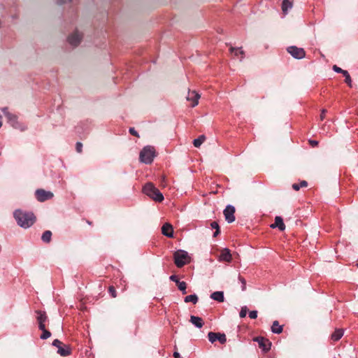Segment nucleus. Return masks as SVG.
I'll return each mask as SVG.
<instances>
[{
  "instance_id": "c756f323",
  "label": "nucleus",
  "mask_w": 358,
  "mask_h": 358,
  "mask_svg": "<svg viewBox=\"0 0 358 358\" xmlns=\"http://www.w3.org/2000/svg\"><path fill=\"white\" fill-rule=\"evenodd\" d=\"M345 78V83L350 86V87H352V80H351V78H350V74L348 73V72L346 71L345 72H343V74Z\"/></svg>"
},
{
  "instance_id": "f704fd0d",
  "label": "nucleus",
  "mask_w": 358,
  "mask_h": 358,
  "mask_svg": "<svg viewBox=\"0 0 358 358\" xmlns=\"http://www.w3.org/2000/svg\"><path fill=\"white\" fill-rule=\"evenodd\" d=\"M249 317L251 319H256L257 317V310H252L249 313Z\"/></svg>"
},
{
  "instance_id": "a211bd4d",
  "label": "nucleus",
  "mask_w": 358,
  "mask_h": 358,
  "mask_svg": "<svg viewBox=\"0 0 358 358\" xmlns=\"http://www.w3.org/2000/svg\"><path fill=\"white\" fill-rule=\"evenodd\" d=\"M3 113V115L6 116V117L7 118L8 121L11 124V125L13 127H16L15 124H16V116L15 115H13L11 113H10L8 110H7V108H3L2 110Z\"/></svg>"
},
{
  "instance_id": "ddd939ff",
  "label": "nucleus",
  "mask_w": 358,
  "mask_h": 358,
  "mask_svg": "<svg viewBox=\"0 0 358 358\" xmlns=\"http://www.w3.org/2000/svg\"><path fill=\"white\" fill-rule=\"evenodd\" d=\"M254 341L258 343L259 347L262 348L264 351L266 352L270 350L271 343L267 339L263 337H257Z\"/></svg>"
},
{
  "instance_id": "393cba45",
  "label": "nucleus",
  "mask_w": 358,
  "mask_h": 358,
  "mask_svg": "<svg viewBox=\"0 0 358 358\" xmlns=\"http://www.w3.org/2000/svg\"><path fill=\"white\" fill-rule=\"evenodd\" d=\"M205 139V136L201 135L199 138L194 140L193 144L196 148H199L204 142Z\"/></svg>"
},
{
  "instance_id": "f257e3e1",
  "label": "nucleus",
  "mask_w": 358,
  "mask_h": 358,
  "mask_svg": "<svg viewBox=\"0 0 358 358\" xmlns=\"http://www.w3.org/2000/svg\"><path fill=\"white\" fill-rule=\"evenodd\" d=\"M15 219L21 227L29 228L35 222V217L31 213L23 212L20 210H16L14 212Z\"/></svg>"
},
{
  "instance_id": "a878e982",
  "label": "nucleus",
  "mask_w": 358,
  "mask_h": 358,
  "mask_svg": "<svg viewBox=\"0 0 358 358\" xmlns=\"http://www.w3.org/2000/svg\"><path fill=\"white\" fill-rule=\"evenodd\" d=\"M230 51L231 53H234V56H236V57H238L239 56H241V58L243 57L244 52L240 48H234L231 47Z\"/></svg>"
},
{
  "instance_id": "f03ea898",
  "label": "nucleus",
  "mask_w": 358,
  "mask_h": 358,
  "mask_svg": "<svg viewBox=\"0 0 358 358\" xmlns=\"http://www.w3.org/2000/svg\"><path fill=\"white\" fill-rule=\"evenodd\" d=\"M143 190L147 196L155 201L161 202L164 200L163 194L150 182L145 184Z\"/></svg>"
},
{
  "instance_id": "79ce46f5",
  "label": "nucleus",
  "mask_w": 358,
  "mask_h": 358,
  "mask_svg": "<svg viewBox=\"0 0 358 358\" xmlns=\"http://www.w3.org/2000/svg\"><path fill=\"white\" fill-rule=\"evenodd\" d=\"M2 126V122H0V127Z\"/></svg>"
},
{
  "instance_id": "5701e85b",
  "label": "nucleus",
  "mask_w": 358,
  "mask_h": 358,
  "mask_svg": "<svg viewBox=\"0 0 358 358\" xmlns=\"http://www.w3.org/2000/svg\"><path fill=\"white\" fill-rule=\"evenodd\" d=\"M343 335V330L341 329H336L331 335V339L336 341H338Z\"/></svg>"
},
{
  "instance_id": "58836bf2",
  "label": "nucleus",
  "mask_w": 358,
  "mask_h": 358,
  "mask_svg": "<svg viewBox=\"0 0 358 358\" xmlns=\"http://www.w3.org/2000/svg\"><path fill=\"white\" fill-rule=\"evenodd\" d=\"M129 132H130V134H131L132 135H134V136H138V133L136 131V130L134 129V128H130V129H129Z\"/></svg>"
},
{
  "instance_id": "dca6fc26",
  "label": "nucleus",
  "mask_w": 358,
  "mask_h": 358,
  "mask_svg": "<svg viewBox=\"0 0 358 358\" xmlns=\"http://www.w3.org/2000/svg\"><path fill=\"white\" fill-rule=\"evenodd\" d=\"M219 260L222 262H230L231 261V255L228 248H224L220 253Z\"/></svg>"
},
{
  "instance_id": "412c9836",
  "label": "nucleus",
  "mask_w": 358,
  "mask_h": 358,
  "mask_svg": "<svg viewBox=\"0 0 358 358\" xmlns=\"http://www.w3.org/2000/svg\"><path fill=\"white\" fill-rule=\"evenodd\" d=\"M293 1L292 0H283L282 3V10L285 14L287 13L289 9L292 8Z\"/></svg>"
},
{
  "instance_id": "9d476101",
  "label": "nucleus",
  "mask_w": 358,
  "mask_h": 358,
  "mask_svg": "<svg viewBox=\"0 0 358 358\" xmlns=\"http://www.w3.org/2000/svg\"><path fill=\"white\" fill-rule=\"evenodd\" d=\"M82 38L83 34L78 31H75L69 36L68 41L71 45L76 47L79 45Z\"/></svg>"
},
{
  "instance_id": "4be33fe9",
  "label": "nucleus",
  "mask_w": 358,
  "mask_h": 358,
  "mask_svg": "<svg viewBox=\"0 0 358 358\" xmlns=\"http://www.w3.org/2000/svg\"><path fill=\"white\" fill-rule=\"evenodd\" d=\"M271 331L274 334H280L282 331V327L279 324L278 321H274L271 327Z\"/></svg>"
},
{
  "instance_id": "4468645a",
  "label": "nucleus",
  "mask_w": 358,
  "mask_h": 358,
  "mask_svg": "<svg viewBox=\"0 0 358 358\" xmlns=\"http://www.w3.org/2000/svg\"><path fill=\"white\" fill-rule=\"evenodd\" d=\"M36 313L38 314L37 320L38 322V327L40 329H44L45 322L47 320V316L45 312L41 310H36Z\"/></svg>"
},
{
  "instance_id": "20e7f679",
  "label": "nucleus",
  "mask_w": 358,
  "mask_h": 358,
  "mask_svg": "<svg viewBox=\"0 0 358 358\" xmlns=\"http://www.w3.org/2000/svg\"><path fill=\"white\" fill-rule=\"evenodd\" d=\"M188 253L184 250H178L174 253V262L177 267L181 268L189 262Z\"/></svg>"
},
{
  "instance_id": "bb28decb",
  "label": "nucleus",
  "mask_w": 358,
  "mask_h": 358,
  "mask_svg": "<svg viewBox=\"0 0 358 358\" xmlns=\"http://www.w3.org/2000/svg\"><path fill=\"white\" fill-rule=\"evenodd\" d=\"M308 185V183L306 180H302L299 184L298 183H294L292 185V188L296 190V191H298L300 189L301 187H307Z\"/></svg>"
},
{
  "instance_id": "72a5a7b5",
  "label": "nucleus",
  "mask_w": 358,
  "mask_h": 358,
  "mask_svg": "<svg viewBox=\"0 0 358 358\" xmlns=\"http://www.w3.org/2000/svg\"><path fill=\"white\" fill-rule=\"evenodd\" d=\"M333 70L336 72V73H341L342 74H343V72H345L346 71L345 70H343L342 69H341L340 67L337 66L336 65H334L333 66Z\"/></svg>"
},
{
  "instance_id": "2f4dec72",
  "label": "nucleus",
  "mask_w": 358,
  "mask_h": 358,
  "mask_svg": "<svg viewBox=\"0 0 358 358\" xmlns=\"http://www.w3.org/2000/svg\"><path fill=\"white\" fill-rule=\"evenodd\" d=\"M248 312V308L246 306H243L241 308V312H240V317H245L246 316Z\"/></svg>"
},
{
  "instance_id": "39448f33",
  "label": "nucleus",
  "mask_w": 358,
  "mask_h": 358,
  "mask_svg": "<svg viewBox=\"0 0 358 358\" xmlns=\"http://www.w3.org/2000/svg\"><path fill=\"white\" fill-rule=\"evenodd\" d=\"M52 345L57 348V353L62 357H67L71 354V348L70 345L63 344L58 339L53 341Z\"/></svg>"
},
{
  "instance_id": "f8f14e48",
  "label": "nucleus",
  "mask_w": 358,
  "mask_h": 358,
  "mask_svg": "<svg viewBox=\"0 0 358 358\" xmlns=\"http://www.w3.org/2000/svg\"><path fill=\"white\" fill-rule=\"evenodd\" d=\"M170 280L175 282L178 286V288L179 290L182 292L183 294H186V288H187V284L184 281H180L176 275H172L170 276Z\"/></svg>"
},
{
  "instance_id": "e433bc0d",
  "label": "nucleus",
  "mask_w": 358,
  "mask_h": 358,
  "mask_svg": "<svg viewBox=\"0 0 358 358\" xmlns=\"http://www.w3.org/2000/svg\"><path fill=\"white\" fill-rule=\"evenodd\" d=\"M327 113V110L322 109L320 114V120H323L325 117V115Z\"/></svg>"
},
{
  "instance_id": "7ed1b4c3",
  "label": "nucleus",
  "mask_w": 358,
  "mask_h": 358,
  "mask_svg": "<svg viewBox=\"0 0 358 358\" xmlns=\"http://www.w3.org/2000/svg\"><path fill=\"white\" fill-rule=\"evenodd\" d=\"M155 157V150L153 147L148 145L143 148L140 152V160L145 164H151Z\"/></svg>"
},
{
  "instance_id": "6ab92c4d",
  "label": "nucleus",
  "mask_w": 358,
  "mask_h": 358,
  "mask_svg": "<svg viewBox=\"0 0 358 358\" xmlns=\"http://www.w3.org/2000/svg\"><path fill=\"white\" fill-rule=\"evenodd\" d=\"M190 322L197 328H201L203 325V322L201 317L192 315L190 317Z\"/></svg>"
},
{
  "instance_id": "1a4fd4ad",
  "label": "nucleus",
  "mask_w": 358,
  "mask_h": 358,
  "mask_svg": "<svg viewBox=\"0 0 358 358\" xmlns=\"http://www.w3.org/2000/svg\"><path fill=\"white\" fill-rule=\"evenodd\" d=\"M288 52L296 59H302L305 57L306 53L303 48L296 46H291L287 49Z\"/></svg>"
},
{
  "instance_id": "423d86ee",
  "label": "nucleus",
  "mask_w": 358,
  "mask_h": 358,
  "mask_svg": "<svg viewBox=\"0 0 358 358\" xmlns=\"http://www.w3.org/2000/svg\"><path fill=\"white\" fill-rule=\"evenodd\" d=\"M36 197L38 201L43 202L53 197V193L40 189L36 191Z\"/></svg>"
},
{
  "instance_id": "6e6552de",
  "label": "nucleus",
  "mask_w": 358,
  "mask_h": 358,
  "mask_svg": "<svg viewBox=\"0 0 358 358\" xmlns=\"http://www.w3.org/2000/svg\"><path fill=\"white\" fill-rule=\"evenodd\" d=\"M208 337L209 341L212 343L216 341H219L222 344H224L227 341V338L224 334L209 332Z\"/></svg>"
},
{
  "instance_id": "9b49d317",
  "label": "nucleus",
  "mask_w": 358,
  "mask_h": 358,
  "mask_svg": "<svg viewBox=\"0 0 358 358\" xmlns=\"http://www.w3.org/2000/svg\"><path fill=\"white\" fill-rule=\"evenodd\" d=\"M188 101H191L192 107L196 106L199 103V99H200V94L196 91H189L188 92L187 96L186 97Z\"/></svg>"
},
{
  "instance_id": "ea45409f",
  "label": "nucleus",
  "mask_w": 358,
  "mask_h": 358,
  "mask_svg": "<svg viewBox=\"0 0 358 358\" xmlns=\"http://www.w3.org/2000/svg\"><path fill=\"white\" fill-rule=\"evenodd\" d=\"M309 143L313 147L317 146L318 145V142L315 140H310Z\"/></svg>"
},
{
  "instance_id": "37998d69",
  "label": "nucleus",
  "mask_w": 358,
  "mask_h": 358,
  "mask_svg": "<svg viewBox=\"0 0 358 358\" xmlns=\"http://www.w3.org/2000/svg\"><path fill=\"white\" fill-rule=\"evenodd\" d=\"M357 266H358V264H357Z\"/></svg>"
},
{
  "instance_id": "2eb2a0df",
  "label": "nucleus",
  "mask_w": 358,
  "mask_h": 358,
  "mask_svg": "<svg viewBox=\"0 0 358 358\" xmlns=\"http://www.w3.org/2000/svg\"><path fill=\"white\" fill-rule=\"evenodd\" d=\"M162 234L169 237L172 238L173 236V227L169 223H165L162 227Z\"/></svg>"
},
{
  "instance_id": "aec40b11",
  "label": "nucleus",
  "mask_w": 358,
  "mask_h": 358,
  "mask_svg": "<svg viewBox=\"0 0 358 358\" xmlns=\"http://www.w3.org/2000/svg\"><path fill=\"white\" fill-rule=\"evenodd\" d=\"M210 298L218 302H223L224 300V292L222 291L214 292L210 294Z\"/></svg>"
},
{
  "instance_id": "b1692460",
  "label": "nucleus",
  "mask_w": 358,
  "mask_h": 358,
  "mask_svg": "<svg viewBox=\"0 0 358 358\" xmlns=\"http://www.w3.org/2000/svg\"><path fill=\"white\" fill-rule=\"evenodd\" d=\"M184 301L185 303L192 302L194 304H196L198 301V296L196 294L188 295L185 297Z\"/></svg>"
},
{
  "instance_id": "4c0bfd02",
  "label": "nucleus",
  "mask_w": 358,
  "mask_h": 358,
  "mask_svg": "<svg viewBox=\"0 0 358 358\" xmlns=\"http://www.w3.org/2000/svg\"><path fill=\"white\" fill-rule=\"evenodd\" d=\"M210 226L213 229H219V225H218V223L216 222H213L211 224H210Z\"/></svg>"
},
{
  "instance_id": "7c9ffc66",
  "label": "nucleus",
  "mask_w": 358,
  "mask_h": 358,
  "mask_svg": "<svg viewBox=\"0 0 358 358\" xmlns=\"http://www.w3.org/2000/svg\"><path fill=\"white\" fill-rule=\"evenodd\" d=\"M238 280L241 282V289H242V291H245L246 289V281H245V280L243 277L239 275L238 276Z\"/></svg>"
},
{
  "instance_id": "a19ab883",
  "label": "nucleus",
  "mask_w": 358,
  "mask_h": 358,
  "mask_svg": "<svg viewBox=\"0 0 358 358\" xmlns=\"http://www.w3.org/2000/svg\"><path fill=\"white\" fill-rule=\"evenodd\" d=\"M219 234H220V228L215 229V233L213 234V237H216Z\"/></svg>"
},
{
  "instance_id": "c85d7f7f",
  "label": "nucleus",
  "mask_w": 358,
  "mask_h": 358,
  "mask_svg": "<svg viewBox=\"0 0 358 358\" xmlns=\"http://www.w3.org/2000/svg\"><path fill=\"white\" fill-rule=\"evenodd\" d=\"M43 331V334L41 335V339H47L49 337H50L51 334L49 331L45 329V327H44V329H41Z\"/></svg>"
},
{
  "instance_id": "0eeeda50",
  "label": "nucleus",
  "mask_w": 358,
  "mask_h": 358,
  "mask_svg": "<svg viewBox=\"0 0 358 358\" xmlns=\"http://www.w3.org/2000/svg\"><path fill=\"white\" fill-rule=\"evenodd\" d=\"M234 213H235L234 206H233L231 205L227 206V207L225 208V209L223 211V214L224 215L225 220L228 223H231V222H234V220H235Z\"/></svg>"
},
{
  "instance_id": "cd10ccee",
  "label": "nucleus",
  "mask_w": 358,
  "mask_h": 358,
  "mask_svg": "<svg viewBox=\"0 0 358 358\" xmlns=\"http://www.w3.org/2000/svg\"><path fill=\"white\" fill-rule=\"evenodd\" d=\"M51 236H52V233L50 231H45L43 234L41 239L43 240V241L45 242V243H48V242H50V241L51 239Z\"/></svg>"
},
{
  "instance_id": "c9c22d12",
  "label": "nucleus",
  "mask_w": 358,
  "mask_h": 358,
  "mask_svg": "<svg viewBox=\"0 0 358 358\" xmlns=\"http://www.w3.org/2000/svg\"><path fill=\"white\" fill-rule=\"evenodd\" d=\"M83 149V144L80 142L76 143V150L78 152L80 153Z\"/></svg>"
},
{
  "instance_id": "473e14b6",
  "label": "nucleus",
  "mask_w": 358,
  "mask_h": 358,
  "mask_svg": "<svg viewBox=\"0 0 358 358\" xmlns=\"http://www.w3.org/2000/svg\"><path fill=\"white\" fill-rule=\"evenodd\" d=\"M108 291L110 292V294H111V296L113 297V298H115L117 296V294H116V291L114 288V287L113 286H110L108 289Z\"/></svg>"
},
{
  "instance_id": "f3484780",
  "label": "nucleus",
  "mask_w": 358,
  "mask_h": 358,
  "mask_svg": "<svg viewBox=\"0 0 358 358\" xmlns=\"http://www.w3.org/2000/svg\"><path fill=\"white\" fill-rule=\"evenodd\" d=\"M271 227L274 229L278 227L280 231L285 229V225L281 217L276 216L275 218V222L271 225Z\"/></svg>"
}]
</instances>
